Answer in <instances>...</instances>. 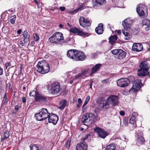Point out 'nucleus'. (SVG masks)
I'll return each instance as SVG.
<instances>
[{
  "instance_id": "obj_40",
  "label": "nucleus",
  "mask_w": 150,
  "mask_h": 150,
  "mask_svg": "<svg viewBox=\"0 0 150 150\" xmlns=\"http://www.w3.org/2000/svg\"><path fill=\"white\" fill-rule=\"evenodd\" d=\"M38 93V92H36V91L34 90H33L30 92L29 95L30 96L36 97Z\"/></svg>"
},
{
  "instance_id": "obj_13",
  "label": "nucleus",
  "mask_w": 150,
  "mask_h": 150,
  "mask_svg": "<svg viewBox=\"0 0 150 150\" xmlns=\"http://www.w3.org/2000/svg\"><path fill=\"white\" fill-rule=\"evenodd\" d=\"M48 118L49 122L52 123L54 125H56L59 120L58 116L52 113H50Z\"/></svg>"
},
{
  "instance_id": "obj_38",
  "label": "nucleus",
  "mask_w": 150,
  "mask_h": 150,
  "mask_svg": "<svg viewBox=\"0 0 150 150\" xmlns=\"http://www.w3.org/2000/svg\"><path fill=\"white\" fill-rule=\"evenodd\" d=\"M83 24V25L80 24V25L84 27L90 26L91 25V23L88 20H86Z\"/></svg>"
},
{
  "instance_id": "obj_45",
  "label": "nucleus",
  "mask_w": 150,
  "mask_h": 150,
  "mask_svg": "<svg viewBox=\"0 0 150 150\" xmlns=\"http://www.w3.org/2000/svg\"><path fill=\"white\" fill-rule=\"evenodd\" d=\"M70 41H71L72 42L71 44L73 43L74 42V40L72 38H70L69 37H68L65 40V42H68ZM65 42V41H64Z\"/></svg>"
},
{
  "instance_id": "obj_19",
  "label": "nucleus",
  "mask_w": 150,
  "mask_h": 150,
  "mask_svg": "<svg viewBox=\"0 0 150 150\" xmlns=\"http://www.w3.org/2000/svg\"><path fill=\"white\" fill-rule=\"evenodd\" d=\"M77 50H69L67 53V56L68 57L75 60L76 57V53Z\"/></svg>"
},
{
  "instance_id": "obj_33",
  "label": "nucleus",
  "mask_w": 150,
  "mask_h": 150,
  "mask_svg": "<svg viewBox=\"0 0 150 150\" xmlns=\"http://www.w3.org/2000/svg\"><path fill=\"white\" fill-rule=\"evenodd\" d=\"M117 36L116 35L110 37L109 38L110 43L112 44H113L114 42L117 40Z\"/></svg>"
},
{
  "instance_id": "obj_14",
  "label": "nucleus",
  "mask_w": 150,
  "mask_h": 150,
  "mask_svg": "<svg viewBox=\"0 0 150 150\" xmlns=\"http://www.w3.org/2000/svg\"><path fill=\"white\" fill-rule=\"evenodd\" d=\"M69 31L72 33L76 34L77 35L81 36H84L87 33L83 32L79 28H78L76 27H72L69 29Z\"/></svg>"
},
{
  "instance_id": "obj_46",
  "label": "nucleus",
  "mask_w": 150,
  "mask_h": 150,
  "mask_svg": "<svg viewBox=\"0 0 150 150\" xmlns=\"http://www.w3.org/2000/svg\"><path fill=\"white\" fill-rule=\"evenodd\" d=\"M125 65L127 66H128L129 67H130L132 65V63L130 61H127L125 63Z\"/></svg>"
},
{
  "instance_id": "obj_8",
  "label": "nucleus",
  "mask_w": 150,
  "mask_h": 150,
  "mask_svg": "<svg viewBox=\"0 0 150 150\" xmlns=\"http://www.w3.org/2000/svg\"><path fill=\"white\" fill-rule=\"evenodd\" d=\"M137 11L139 16L142 18L145 16L146 13H147V10L146 7L142 4L137 8Z\"/></svg>"
},
{
  "instance_id": "obj_18",
  "label": "nucleus",
  "mask_w": 150,
  "mask_h": 150,
  "mask_svg": "<svg viewBox=\"0 0 150 150\" xmlns=\"http://www.w3.org/2000/svg\"><path fill=\"white\" fill-rule=\"evenodd\" d=\"M88 146L85 142H81L76 146V150H87Z\"/></svg>"
},
{
  "instance_id": "obj_17",
  "label": "nucleus",
  "mask_w": 150,
  "mask_h": 150,
  "mask_svg": "<svg viewBox=\"0 0 150 150\" xmlns=\"http://www.w3.org/2000/svg\"><path fill=\"white\" fill-rule=\"evenodd\" d=\"M88 69H85L84 71H82L81 73H79L75 77L73 80H78L85 78L86 75L88 74Z\"/></svg>"
},
{
  "instance_id": "obj_29",
  "label": "nucleus",
  "mask_w": 150,
  "mask_h": 150,
  "mask_svg": "<svg viewBox=\"0 0 150 150\" xmlns=\"http://www.w3.org/2000/svg\"><path fill=\"white\" fill-rule=\"evenodd\" d=\"M24 37L23 42L24 43H27L29 41L30 38V35L28 33L27 30H25L23 34Z\"/></svg>"
},
{
  "instance_id": "obj_6",
  "label": "nucleus",
  "mask_w": 150,
  "mask_h": 150,
  "mask_svg": "<svg viewBox=\"0 0 150 150\" xmlns=\"http://www.w3.org/2000/svg\"><path fill=\"white\" fill-rule=\"evenodd\" d=\"M111 52L113 54L116 56L117 58L120 59L124 58L127 53L125 51L121 49H115L111 51Z\"/></svg>"
},
{
  "instance_id": "obj_3",
  "label": "nucleus",
  "mask_w": 150,
  "mask_h": 150,
  "mask_svg": "<svg viewBox=\"0 0 150 150\" xmlns=\"http://www.w3.org/2000/svg\"><path fill=\"white\" fill-rule=\"evenodd\" d=\"M49 114L46 108H42L40 112L35 114V117L37 120L41 121L48 118Z\"/></svg>"
},
{
  "instance_id": "obj_24",
  "label": "nucleus",
  "mask_w": 150,
  "mask_h": 150,
  "mask_svg": "<svg viewBox=\"0 0 150 150\" xmlns=\"http://www.w3.org/2000/svg\"><path fill=\"white\" fill-rule=\"evenodd\" d=\"M139 67L140 69L145 70L147 71H148L150 68L149 64L146 61L141 62L139 65Z\"/></svg>"
},
{
  "instance_id": "obj_42",
  "label": "nucleus",
  "mask_w": 150,
  "mask_h": 150,
  "mask_svg": "<svg viewBox=\"0 0 150 150\" xmlns=\"http://www.w3.org/2000/svg\"><path fill=\"white\" fill-rule=\"evenodd\" d=\"M33 37L34 40L36 41H38L39 40V37L36 33L33 34Z\"/></svg>"
},
{
  "instance_id": "obj_59",
  "label": "nucleus",
  "mask_w": 150,
  "mask_h": 150,
  "mask_svg": "<svg viewBox=\"0 0 150 150\" xmlns=\"http://www.w3.org/2000/svg\"><path fill=\"white\" fill-rule=\"evenodd\" d=\"M22 99L23 102L25 103L26 101V99L23 96L22 98Z\"/></svg>"
},
{
  "instance_id": "obj_7",
  "label": "nucleus",
  "mask_w": 150,
  "mask_h": 150,
  "mask_svg": "<svg viewBox=\"0 0 150 150\" xmlns=\"http://www.w3.org/2000/svg\"><path fill=\"white\" fill-rule=\"evenodd\" d=\"M141 80L140 79H136L133 82L132 86L129 90L130 92H136L141 87L142 84L141 83Z\"/></svg>"
},
{
  "instance_id": "obj_20",
  "label": "nucleus",
  "mask_w": 150,
  "mask_h": 150,
  "mask_svg": "<svg viewBox=\"0 0 150 150\" xmlns=\"http://www.w3.org/2000/svg\"><path fill=\"white\" fill-rule=\"evenodd\" d=\"M132 49L134 51L139 52L143 49L142 45L140 43H134L132 47Z\"/></svg>"
},
{
  "instance_id": "obj_25",
  "label": "nucleus",
  "mask_w": 150,
  "mask_h": 150,
  "mask_svg": "<svg viewBox=\"0 0 150 150\" xmlns=\"http://www.w3.org/2000/svg\"><path fill=\"white\" fill-rule=\"evenodd\" d=\"M137 74L139 76H145L148 75L149 72L148 71L140 69L138 70Z\"/></svg>"
},
{
  "instance_id": "obj_35",
  "label": "nucleus",
  "mask_w": 150,
  "mask_h": 150,
  "mask_svg": "<svg viewBox=\"0 0 150 150\" xmlns=\"http://www.w3.org/2000/svg\"><path fill=\"white\" fill-rule=\"evenodd\" d=\"M115 144L114 143H112L108 145L105 150H115Z\"/></svg>"
},
{
  "instance_id": "obj_63",
  "label": "nucleus",
  "mask_w": 150,
  "mask_h": 150,
  "mask_svg": "<svg viewBox=\"0 0 150 150\" xmlns=\"http://www.w3.org/2000/svg\"><path fill=\"white\" fill-rule=\"evenodd\" d=\"M35 43V42L34 41H33L31 42L30 45L31 46H34Z\"/></svg>"
},
{
  "instance_id": "obj_15",
  "label": "nucleus",
  "mask_w": 150,
  "mask_h": 150,
  "mask_svg": "<svg viewBox=\"0 0 150 150\" xmlns=\"http://www.w3.org/2000/svg\"><path fill=\"white\" fill-rule=\"evenodd\" d=\"M75 61H83L85 59L86 57L85 54L83 52L79 51L76 50Z\"/></svg>"
},
{
  "instance_id": "obj_44",
  "label": "nucleus",
  "mask_w": 150,
  "mask_h": 150,
  "mask_svg": "<svg viewBox=\"0 0 150 150\" xmlns=\"http://www.w3.org/2000/svg\"><path fill=\"white\" fill-rule=\"evenodd\" d=\"M86 20L83 17H81L79 19V22L80 25H83L84 21Z\"/></svg>"
},
{
  "instance_id": "obj_16",
  "label": "nucleus",
  "mask_w": 150,
  "mask_h": 150,
  "mask_svg": "<svg viewBox=\"0 0 150 150\" xmlns=\"http://www.w3.org/2000/svg\"><path fill=\"white\" fill-rule=\"evenodd\" d=\"M35 100L38 102H47V100L46 97L42 94L38 93L35 97Z\"/></svg>"
},
{
  "instance_id": "obj_53",
  "label": "nucleus",
  "mask_w": 150,
  "mask_h": 150,
  "mask_svg": "<svg viewBox=\"0 0 150 150\" xmlns=\"http://www.w3.org/2000/svg\"><path fill=\"white\" fill-rule=\"evenodd\" d=\"M86 106H83V105L82 108V112L83 113H84L85 112V111L86 109Z\"/></svg>"
},
{
  "instance_id": "obj_47",
  "label": "nucleus",
  "mask_w": 150,
  "mask_h": 150,
  "mask_svg": "<svg viewBox=\"0 0 150 150\" xmlns=\"http://www.w3.org/2000/svg\"><path fill=\"white\" fill-rule=\"evenodd\" d=\"M123 122L124 125L125 126H127L128 125V121L127 119H125L123 120Z\"/></svg>"
},
{
  "instance_id": "obj_21",
  "label": "nucleus",
  "mask_w": 150,
  "mask_h": 150,
  "mask_svg": "<svg viewBox=\"0 0 150 150\" xmlns=\"http://www.w3.org/2000/svg\"><path fill=\"white\" fill-rule=\"evenodd\" d=\"M137 116V114L136 113H133L132 115V116L130 119L129 123L131 124H133L132 126L134 127H136V125L135 124L136 118Z\"/></svg>"
},
{
  "instance_id": "obj_61",
  "label": "nucleus",
  "mask_w": 150,
  "mask_h": 150,
  "mask_svg": "<svg viewBox=\"0 0 150 150\" xmlns=\"http://www.w3.org/2000/svg\"><path fill=\"white\" fill-rule=\"evenodd\" d=\"M15 110L18 111L19 110V107L18 105H16L15 107Z\"/></svg>"
},
{
  "instance_id": "obj_57",
  "label": "nucleus",
  "mask_w": 150,
  "mask_h": 150,
  "mask_svg": "<svg viewBox=\"0 0 150 150\" xmlns=\"http://www.w3.org/2000/svg\"><path fill=\"white\" fill-rule=\"evenodd\" d=\"M8 101V99H3L2 101V103H3V104H5Z\"/></svg>"
},
{
  "instance_id": "obj_54",
  "label": "nucleus",
  "mask_w": 150,
  "mask_h": 150,
  "mask_svg": "<svg viewBox=\"0 0 150 150\" xmlns=\"http://www.w3.org/2000/svg\"><path fill=\"white\" fill-rule=\"evenodd\" d=\"M90 99V96H87L85 101L88 103Z\"/></svg>"
},
{
  "instance_id": "obj_22",
  "label": "nucleus",
  "mask_w": 150,
  "mask_h": 150,
  "mask_svg": "<svg viewBox=\"0 0 150 150\" xmlns=\"http://www.w3.org/2000/svg\"><path fill=\"white\" fill-rule=\"evenodd\" d=\"M143 27L146 30H148L150 29V21L149 19H144L142 21Z\"/></svg>"
},
{
  "instance_id": "obj_55",
  "label": "nucleus",
  "mask_w": 150,
  "mask_h": 150,
  "mask_svg": "<svg viewBox=\"0 0 150 150\" xmlns=\"http://www.w3.org/2000/svg\"><path fill=\"white\" fill-rule=\"evenodd\" d=\"M59 9L61 11H63L65 10V7L64 6H61L59 7Z\"/></svg>"
},
{
  "instance_id": "obj_41",
  "label": "nucleus",
  "mask_w": 150,
  "mask_h": 150,
  "mask_svg": "<svg viewBox=\"0 0 150 150\" xmlns=\"http://www.w3.org/2000/svg\"><path fill=\"white\" fill-rule=\"evenodd\" d=\"M121 139L122 140V141H123V143L125 145V146H126V143L128 141V139H127L126 138V137L125 136H123L122 137V139Z\"/></svg>"
},
{
  "instance_id": "obj_4",
  "label": "nucleus",
  "mask_w": 150,
  "mask_h": 150,
  "mask_svg": "<svg viewBox=\"0 0 150 150\" xmlns=\"http://www.w3.org/2000/svg\"><path fill=\"white\" fill-rule=\"evenodd\" d=\"M95 117L93 113H87L82 117L81 122L84 125L88 126L93 122Z\"/></svg>"
},
{
  "instance_id": "obj_56",
  "label": "nucleus",
  "mask_w": 150,
  "mask_h": 150,
  "mask_svg": "<svg viewBox=\"0 0 150 150\" xmlns=\"http://www.w3.org/2000/svg\"><path fill=\"white\" fill-rule=\"evenodd\" d=\"M90 135L88 134L87 135L86 137L84 138L83 139V142H85V141L88 138V136H89Z\"/></svg>"
},
{
  "instance_id": "obj_1",
  "label": "nucleus",
  "mask_w": 150,
  "mask_h": 150,
  "mask_svg": "<svg viewBox=\"0 0 150 150\" xmlns=\"http://www.w3.org/2000/svg\"><path fill=\"white\" fill-rule=\"evenodd\" d=\"M64 38L62 33L57 32L49 38V40L51 43L57 45H61L64 42Z\"/></svg>"
},
{
  "instance_id": "obj_31",
  "label": "nucleus",
  "mask_w": 150,
  "mask_h": 150,
  "mask_svg": "<svg viewBox=\"0 0 150 150\" xmlns=\"http://www.w3.org/2000/svg\"><path fill=\"white\" fill-rule=\"evenodd\" d=\"M67 104V101L66 100H62L60 103V106L59 107V108L61 110H63L66 106Z\"/></svg>"
},
{
  "instance_id": "obj_26",
  "label": "nucleus",
  "mask_w": 150,
  "mask_h": 150,
  "mask_svg": "<svg viewBox=\"0 0 150 150\" xmlns=\"http://www.w3.org/2000/svg\"><path fill=\"white\" fill-rule=\"evenodd\" d=\"M115 142L116 145L120 147L124 148L126 147L125 145L123 143V141L121 139L119 138L116 139H115Z\"/></svg>"
},
{
  "instance_id": "obj_12",
  "label": "nucleus",
  "mask_w": 150,
  "mask_h": 150,
  "mask_svg": "<svg viewBox=\"0 0 150 150\" xmlns=\"http://www.w3.org/2000/svg\"><path fill=\"white\" fill-rule=\"evenodd\" d=\"M129 83V80L126 78H121L117 81L118 86L121 87H124L128 86Z\"/></svg>"
},
{
  "instance_id": "obj_5",
  "label": "nucleus",
  "mask_w": 150,
  "mask_h": 150,
  "mask_svg": "<svg viewBox=\"0 0 150 150\" xmlns=\"http://www.w3.org/2000/svg\"><path fill=\"white\" fill-rule=\"evenodd\" d=\"M62 88L60 87L59 83L54 82L49 86L48 91L51 94L56 95L61 91Z\"/></svg>"
},
{
  "instance_id": "obj_50",
  "label": "nucleus",
  "mask_w": 150,
  "mask_h": 150,
  "mask_svg": "<svg viewBox=\"0 0 150 150\" xmlns=\"http://www.w3.org/2000/svg\"><path fill=\"white\" fill-rule=\"evenodd\" d=\"M71 141L69 140H67L66 143V147L67 148H69L70 146Z\"/></svg>"
},
{
  "instance_id": "obj_64",
  "label": "nucleus",
  "mask_w": 150,
  "mask_h": 150,
  "mask_svg": "<svg viewBox=\"0 0 150 150\" xmlns=\"http://www.w3.org/2000/svg\"><path fill=\"white\" fill-rule=\"evenodd\" d=\"M117 33L119 35H120L121 33V31L120 30H117Z\"/></svg>"
},
{
  "instance_id": "obj_2",
  "label": "nucleus",
  "mask_w": 150,
  "mask_h": 150,
  "mask_svg": "<svg viewBox=\"0 0 150 150\" xmlns=\"http://www.w3.org/2000/svg\"><path fill=\"white\" fill-rule=\"evenodd\" d=\"M36 69L38 72L42 74H45L49 71V65L46 61H40L38 62L36 68Z\"/></svg>"
},
{
  "instance_id": "obj_34",
  "label": "nucleus",
  "mask_w": 150,
  "mask_h": 150,
  "mask_svg": "<svg viewBox=\"0 0 150 150\" xmlns=\"http://www.w3.org/2000/svg\"><path fill=\"white\" fill-rule=\"evenodd\" d=\"M102 105V108L107 109L109 108L110 104L109 103V102L108 101V99L107 98L106 101L103 102Z\"/></svg>"
},
{
  "instance_id": "obj_10",
  "label": "nucleus",
  "mask_w": 150,
  "mask_h": 150,
  "mask_svg": "<svg viewBox=\"0 0 150 150\" xmlns=\"http://www.w3.org/2000/svg\"><path fill=\"white\" fill-rule=\"evenodd\" d=\"M94 131L97 134L99 137L103 139H104L108 135L105 131L98 127L94 129Z\"/></svg>"
},
{
  "instance_id": "obj_52",
  "label": "nucleus",
  "mask_w": 150,
  "mask_h": 150,
  "mask_svg": "<svg viewBox=\"0 0 150 150\" xmlns=\"http://www.w3.org/2000/svg\"><path fill=\"white\" fill-rule=\"evenodd\" d=\"M5 67H6V69H7V67H10L11 66V64H10V62H7L5 64Z\"/></svg>"
},
{
  "instance_id": "obj_27",
  "label": "nucleus",
  "mask_w": 150,
  "mask_h": 150,
  "mask_svg": "<svg viewBox=\"0 0 150 150\" xmlns=\"http://www.w3.org/2000/svg\"><path fill=\"white\" fill-rule=\"evenodd\" d=\"M103 24L102 23H100L95 29V31L98 34H102L103 32Z\"/></svg>"
},
{
  "instance_id": "obj_36",
  "label": "nucleus",
  "mask_w": 150,
  "mask_h": 150,
  "mask_svg": "<svg viewBox=\"0 0 150 150\" xmlns=\"http://www.w3.org/2000/svg\"><path fill=\"white\" fill-rule=\"evenodd\" d=\"M30 150H40V147L37 145L35 144L31 145L30 146Z\"/></svg>"
},
{
  "instance_id": "obj_60",
  "label": "nucleus",
  "mask_w": 150,
  "mask_h": 150,
  "mask_svg": "<svg viewBox=\"0 0 150 150\" xmlns=\"http://www.w3.org/2000/svg\"><path fill=\"white\" fill-rule=\"evenodd\" d=\"M120 114L122 116H124L125 115V113L123 111H121L120 112Z\"/></svg>"
},
{
  "instance_id": "obj_9",
  "label": "nucleus",
  "mask_w": 150,
  "mask_h": 150,
  "mask_svg": "<svg viewBox=\"0 0 150 150\" xmlns=\"http://www.w3.org/2000/svg\"><path fill=\"white\" fill-rule=\"evenodd\" d=\"M108 101L110 104L113 106H116L119 103V97L118 96L114 95H110L107 98Z\"/></svg>"
},
{
  "instance_id": "obj_48",
  "label": "nucleus",
  "mask_w": 150,
  "mask_h": 150,
  "mask_svg": "<svg viewBox=\"0 0 150 150\" xmlns=\"http://www.w3.org/2000/svg\"><path fill=\"white\" fill-rule=\"evenodd\" d=\"M79 11L78 8L75 9L72 11H70L69 12L71 14H75L77 13Z\"/></svg>"
},
{
  "instance_id": "obj_23",
  "label": "nucleus",
  "mask_w": 150,
  "mask_h": 150,
  "mask_svg": "<svg viewBox=\"0 0 150 150\" xmlns=\"http://www.w3.org/2000/svg\"><path fill=\"white\" fill-rule=\"evenodd\" d=\"M133 23V21L130 18H128L123 21L122 25L123 27L129 26Z\"/></svg>"
},
{
  "instance_id": "obj_43",
  "label": "nucleus",
  "mask_w": 150,
  "mask_h": 150,
  "mask_svg": "<svg viewBox=\"0 0 150 150\" xmlns=\"http://www.w3.org/2000/svg\"><path fill=\"white\" fill-rule=\"evenodd\" d=\"M78 104L77 105V108H80L82 104V100L81 98H79L78 99Z\"/></svg>"
},
{
  "instance_id": "obj_30",
  "label": "nucleus",
  "mask_w": 150,
  "mask_h": 150,
  "mask_svg": "<svg viewBox=\"0 0 150 150\" xmlns=\"http://www.w3.org/2000/svg\"><path fill=\"white\" fill-rule=\"evenodd\" d=\"M137 139L136 144L138 146L142 144L144 142L145 140L144 138L142 136L137 135Z\"/></svg>"
},
{
  "instance_id": "obj_11",
  "label": "nucleus",
  "mask_w": 150,
  "mask_h": 150,
  "mask_svg": "<svg viewBox=\"0 0 150 150\" xmlns=\"http://www.w3.org/2000/svg\"><path fill=\"white\" fill-rule=\"evenodd\" d=\"M124 28V29L123 30L122 33L125 36L124 38L126 40H129L132 37V29L129 26Z\"/></svg>"
},
{
  "instance_id": "obj_51",
  "label": "nucleus",
  "mask_w": 150,
  "mask_h": 150,
  "mask_svg": "<svg viewBox=\"0 0 150 150\" xmlns=\"http://www.w3.org/2000/svg\"><path fill=\"white\" fill-rule=\"evenodd\" d=\"M34 1L37 4L38 7L40 8L41 6L40 3L38 2L37 0H34Z\"/></svg>"
},
{
  "instance_id": "obj_49",
  "label": "nucleus",
  "mask_w": 150,
  "mask_h": 150,
  "mask_svg": "<svg viewBox=\"0 0 150 150\" xmlns=\"http://www.w3.org/2000/svg\"><path fill=\"white\" fill-rule=\"evenodd\" d=\"M85 8V6L83 4H82V5L80 6L78 8V10H81L83 9H84Z\"/></svg>"
},
{
  "instance_id": "obj_32",
  "label": "nucleus",
  "mask_w": 150,
  "mask_h": 150,
  "mask_svg": "<svg viewBox=\"0 0 150 150\" xmlns=\"http://www.w3.org/2000/svg\"><path fill=\"white\" fill-rule=\"evenodd\" d=\"M101 65V64H96L94 67L92 68L91 70V73L93 74L98 71Z\"/></svg>"
},
{
  "instance_id": "obj_39",
  "label": "nucleus",
  "mask_w": 150,
  "mask_h": 150,
  "mask_svg": "<svg viewBox=\"0 0 150 150\" xmlns=\"http://www.w3.org/2000/svg\"><path fill=\"white\" fill-rule=\"evenodd\" d=\"M16 18V16L15 15L12 16L11 17L10 20V22L12 24H13L15 23V20Z\"/></svg>"
},
{
  "instance_id": "obj_28",
  "label": "nucleus",
  "mask_w": 150,
  "mask_h": 150,
  "mask_svg": "<svg viewBox=\"0 0 150 150\" xmlns=\"http://www.w3.org/2000/svg\"><path fill=\"white\" fill-rule=\"evenodd\" d=\"M93 6H97L98 5H101L105 4L106 1L105 0H93Z\"/></svg>"
},
{
  "instance_id": "obj_58",
  "label": "nucleus",
  "mask_w": 150,
  "mask_h": 150,
  "mask_svg": "<svg viewBox=\"0 0 150 150\" xmlns=\"http://www.w3.org/2000/svg\"><path fill=\"white\" fill-rule=\"evenodd\" d=\"M8 95V94L7 93H6L4 94L3 99H8V98H7Z\"/></svg>"
},
{
  "instance_id": "obj_37",
  "label": "nucleus",
  "mask_w": 150,
  "mask_h": 150,
  "mask_svg": "<svg viewBox=\"0 0 150 150\" xmlns=\"http://www.w3.org/2000/svg\"><path fill=\"white\" fill-rule=\"evenodd\" d=\"M4 138H2L1 141H3L4 140L8 138L9 136V133L8 131H6L4 132Z\"/></svg>"
},
{
  "instance_id": "obj_62",
  "label": "nucleus",
  "mask_w": 150,
  "mask_h": 150,
  "mask_svg": "<svg viewBox=\"0 0 150 150\" xmlns=\"http://www.w3.org/2000/svg\"><path fill=\"white\" fill-rule=\"evenodd\" d=\"M22 31V30L21 29H19V30H18L17 31V33L18 34H21V32Z\"/></svg>"
}]
</instances>
